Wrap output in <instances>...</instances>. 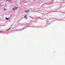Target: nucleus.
Returning a JSON list of instances; mask_svg holds the SVG:
<instances>
[{
  "mask_svg": "<svg viewBox=\"0 0 65 65\" xmlns=\"http://www.w3.org/2000/svg\"><path fill=\"white\" fill-rule=\"evenodd\" d=\"M18 8V7H14L12 9V10H16Z\"/></svg>",
  "mask_w": 65,
  "mask_h": 65,
  "instance_id": "nucleus-1",
  "label": "nucleus"
},
{
  "mask_svg": "<svg viewBox=\"0 0 65 65\" xmlns=\"http://www.w3.org/2000/svg\"><path fill=\"white\" fill-rule=\"evenodd\" d=\"M6 20H10V18H6Z\"/></svg>",
  "mask_w": 65,
  "mask_h": 65,
  "instance_id": "nucleus-2",
  "label": "nucleus"
},
{
  "mask_svg": "<svg viewBox=\"0 0 65 65\" xmlns=\"http://www.w3.org/2000/svg\"><path fill=\"white\" fill-rule=\"evenodd\" d=\"M29 10H26L25 11V12H29Z\"/></svg>",
  "mask_w": 65,
  "mask_h": 65,
  "instance_id": "nucleus-3",
  "label": "nucleus"
},
{
  "mask_svg": "<svg viewBox=\"0 0 65 65\" xmlns=\"http://www.w3.org/2000/svg\"><path fill=\"white\" fill-rule=\"evenodd\" d=\"M27 16V15H25V17H24V18H26Z\"/></svg>",
  "mask_w": 65,
  "mask_h": 65,
  "instance_id": "nucleus-4",
  "label": "nucleus"
},
{
  "mask_svg": "<svg viewBox=\"0 0 65 65\" xmlns=\"http://www.w3.org/2000/svg\"><path fill=\"white\" fill-rule=\"evenodd\" d=\"M10 29V28H9L8 29H7L6 30V31H8V30H9V29Z\"/></svg>",
  "mask_w": 65,
  "mask_h": 65,
  "instance_id": "nucleus-5",
  "label": "nucleus"
},
{
  "mask_svg": "<svg viewBox=\"0 0 65 65\" xmlns=\"http://www.w3.org/2000/svg\"><path fill=\"white\" fill-rule=\"evenodd\" d=\"M48 23V21H46V24H47Z\"/></svg>",
  "mask_w": 65,
  "mask_h": 65,
  "instance_id": "nucleus-6",
  "label": "nucleus"
},
{
  "mask_svg": "<svg viewBox=\"0 0 65 65\" xmlns=\"http://www.w3.org/2000/svg\"><path fill=\"white\" fill-rule=\"evenodd\" d=\"M4 10H6V9L4 8Z\"/></svg>",
  "mask_w": 65,
  "mask_h": 65,
  "instance_id": "nucleus-7",
  "label": "nucleus"
},
{
  "mask_svg": "<svg viewBox=\"0 0 65 65\" xmlns=\"http://www.w3.org/2000/svg\"><path fill=\"white\" fill-rule=\"evenodd\" d=\"M28 19V17H26V19Z\"/></svg>",
  "mask_w": 65,
  "mask_h": 65,
  "instance_id": "nucleus-8",
  "label": "nucleus"
},
{
  "mask_svg": "<svg viewBox=\"0 0 65 65\" xmlns=\"http://www.w3.org/2000/svg\"><path fill=\"white\" fill-rule=\"evenodd\" d=\"M4 6H5V7H6V5H5Z\"/></svg>",
  "mask_w": 65,
  "mask_h": 65,
  "instance_id": "nucleus-9",
  "label": "nucleus"
},
{
  "mask_svg": "<svg viewBox=\"0 0 65 65\" xmlns=\"http://www.w3.org/2000/svg\"><path fill=\"white\" fill-rule=\"evenodd\" d=\"M3 32L2 31H0V32Z\"/></svg>",
  "mask_w": 65,
  "mask_h": 65,
  "instance_id": "nucleus-10",
  "label": "nucleus"
},
{
  "mask_svg": "<svg viewBox=\"0 0 65 65\" xmlns=\"http://www.w3.org/2000/svg\"><path fill=\"white\" fill-rule=\"evenodd\" d=\"M4 5H3V6H4Z\"/></svg>",
  "mask_w": 65,
  "mask_h": 65,
  "instance_id": "nucleus-11",
  "label": "nucleus"
},
{
  "mask_svg": "<svg viewBox=\"0 0 65 65\" xmlns=\"http://www.w3.org/2000/svg\"><path fill=\"white\" fill-rule=\"evenodd\" d=\"M10 1H11V0H10Z\"/></svg>",
  "mask_w": 65,
  "mask_h": 65,
  "instance_id": "nucleus-12",
  "label": "nucleus"
}]
</instances>
